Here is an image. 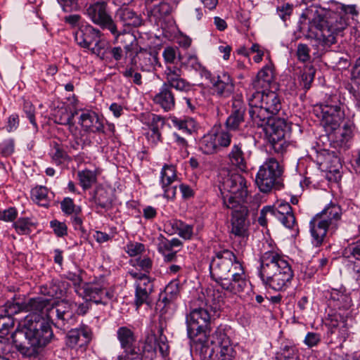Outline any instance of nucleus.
<instances>
[{
    "mask_svg": "<svg viewBox=\"0 0 360 360\" xmlns=\"http://www.w3.org/2000/svg\"><path fill=\"white\" fill-rule=\"evenodd\" d=\"M359 10L356 4H345L333 1L329 8L311 4L302 13L300 22L308 30H315V37L325 49L337 42L336 37L349 25V20H356Z\"/></svg>",
    "mask_w": 360,
    "mask_h": 360,
    "instance_id": "nucleus-1",
    "label": "nucleus"
},
{
    "mask_svg": "<svg viewBox=\"0 0 360 360\" xmlns=\"http://www.w3.org/2000/svg\"><path fill=\"white\" fill-rule=\"evenodd\" d=\"M51 300L37 297L25 302V311L30 312L26 316L23 326L12 334L11 338L15 349L23 356L36 357L39 349L48 344L53 336V331L48 319Z\"/></svg>",
    "mask_w": 360,
    "mask_h": 360,
    "instance_id": "nucleus-2",
    "label": "nucleus"
},
{
    "mask_svg": "<svg viewBox=\"0 0 360 360\" xmlns=\"http://www.w3.org/2000/svg\"><path fill=\"white\" fill-rule=\"evenodd\" d=\"M212 278L233 294L245 291L248 287L243 264L234 252L222 249L215 252L210 264Z\"/></svg>",
    "mask_w": 360,
    "mask_h": 360,
    "instance_id": "nucleus-3",
    "label": "nucleus"
},
{
    "mask_svg": "<svg viewBox=\"0 0 360 360\" xmlns=\"http://www.w3.org/2000/svg\"><path fill=\"white\" fill-rule=\"evenodd\" d=\"M259 276L266 288L283 292L292 285L294 271L286 256L275 250L262 253Z\"/></svg>",
    "mask_w": 360,
    "mask_h": 360,
    "instance_id": "nucleus-4",
    "label": "nucleus"
},
{
    "mask_svg": "<svg viewBox=\"0 0 360 360\" xmlns=\"http://www.w3.org/2000/svg\"><path fill=\"white\" fill-rule=\"evenodd\" d=\"M246 96L250 117L258 127L266 125L282 109L281 98L275 91L249 89Z\"/></svg>",
    "mask_w": 360,
    "mask_h": 360,
    "instance_id": "nucleus-5",
    "label": "nucleus"
},
{
    "mask_svg": "<svg viewBox=\"0 0 360 360\" xmlns=\"http://www.w3.org/2000/svg\"><path fill=\"white\" fill-rule=\"evenodd\" d=\"M315 111L328 132H333L338 129L345 118L344 103L341 101L340 94L330 95L316 107Z\"/></svg>",
    "mask_w": 360,
    "mask_h": 360,
    "instance_id": "nucleus-6",
    "label": "nucleus"
},
{
    "mask_svg": "<svg viewBox=\"0 0 360 360\" xmlns=\"http://www.w3.org/2000/svg\"><path fill=\"white\" fill-rule=\"evenodd\" d=\"M247 184L242 174L228 169L221 170L219 176V188L223 203L226 197H231L233 202L244 204L248 194Z\"/></svg>",
    "mask_w": 360,
    "mask_h": 360,
    "instance_id": "nucleus-7",
    "label": "nucleus"
},
{
    "mask_svg": "<svg viewBox=\"0 0 360 360\" xmlns=\"http://www.w3.org/2000/svg\"><path fill=\"white\" fill-rule=\"evenodd\" d=\"M210 320L211 315L207 309L200 307L192 309L186 317L188 338L203 346L210 333Z\"/></svg>",
    "mask_w": 360,
    "mask_h": 360,
    "instance_id": "nucleus-8",
    "label": "nucleus"
},
{
    "mask_svg": "<svg viewBox=\"0 0 360 360\" xmlns=\"http://www.w3.org/2000/svg\"><path fill=\"white\" fill-rule=\"evenodd\" d=\"M224 206L232 210L229 226L230 233L242 239H247L249 236V224L247 222L248 207L244 204L233 202L231 197L224 198Z\"/></svg>",
    "mask_w": 360,
    "mask_h": 360,
    "instance_id": "nucleus-9",
    "label": "nucleus"
},
{
    "mask_svg": "<svg viewBox=\"0 0 360 360\" xmlns=\"http://www.w3.org/2000/svg\"><path fill=\"white\" fill-rule=\"evenodd\" d=\"M232 134L225 129L213 127L199 142V148L205 154H214L228 148L231 143Z\"/></svg>",
    "mask_w": 360,
    "mask_h": 360,
    "instance_id": "nucleus-10",
    "label": "nucleus"
},
{
    "mask_svg": "<svg viewBox=\"0 0 360 360\" xmlns=\"http://www.w3.org/2000/svg\"><path fill=\"white\" fill-rule=\"evenodd\" d=\"M281 174L282 169L278 162L271 158L260 166L255 182L262 192L268 193L278 182Z\"/></svg>",
    "mask_w": 360,
    "mask_h": 360,
    "instance_id": "nucleus-11",
    "label": "nucleus"
},
{
    "mask_svg": "<svg viewBox=\"0 0 360 360\" xmlns=\"http://www.w3.org/2000/svg\"><path fill=\"white\" fill-rule=\"evenodd\" d=\"M264 127L265 136L275 153L283 154L290 143L286 139V124L284 120H271Z\"/></svg>",
    "mask_w": 360,
    "mask_h": 360,
    "instance_id": "nucleus-12",
    "label": "nucleus"
},
{
    "mask_svg": "<svg viewBox=\"0 0 360 360\" xmlns=\"http://www.w3.org/2000/svg\"><path fill=\"white\" fill-rule=\"evenodd\" d=\"M129 273L136 279L134 304L138 309L143 304L150 303V295L153 291V282L145 274L133 271Z\"/></svg>",
    "mask_w": 360,
    "mask_h": 360,
    "instance_id": "nucleus-13",
    "label": "nucleus"
},
{
    "mask_svg": "<svg viewBox=\"0 0 360 360\" xmlns=\"http://www.w3.org/2000/svg\"><path fill=\"white\" fill-rule=\"evenodd\" d=\"M77 307L76 303L62 300L55 304L51 303L48 313V319L55 322L58 328H62L69 323L74 318V311Z\"/></svg>",
    "mask_w": 360,
    "mask_h": 360,
    "instance_id": "nucleus-14",
    "label": "nucleus"
},
{
    "mask_svg": "<svg viewBox=\"0 0 360 360\" xmlns=\"http://www.w3.org/2000/svg\"><path fill=\"white\" fill-rule=\"evenodd\" d=\"M86 14L102 29L108 30L115 22L107 11V3L103 1L91 4L86 8Z\"/></svg>",
    "mask_w": 360,
    "mask_h": 360,
    "instance_id": "nucleus-15",
    "label": "nucleus"
},
{
    "mask_svg": "<svg viewBox=\"0 0 360 360\" xmlns=\"http://www.w3.org/2000/svg\"><path fill=\"white\" fill-rule=\"evenodd\" d=\"M205 79L211 83L213 94L219 98H227L234 91L233 79L226 72H219L217 75H212L210 72V77Z\"/></svg>",
    "mask_w": 360,
    "mask_h": 360,
    "instance_id": "nucleus-16",
    "label": "nucleus"
},
{
    "mask_svg": "<svg viewBox=\"0 0 360 360\" xmlns=\"http://www.w3.org/2000/svg\"><path fill=\"white\" fill-rule=\"evenodd\" d=\"M130 60L132 65H136V68L143 72H153L156 70L157 68L161 67L157 53L141 48L139 51H136L135 55L130 58Z\"/></svg>",
    "mask_w": 360,
    "mask_h": 360,
    "instance_id": "nucleus-17",
    "label": "nucleus"
},
{
    "mask_svg": "<svg viewBox=\"0 0 360 360\" xmlns=\"http://www.w3.org/2000/svg\"><path fill=\"white\" fill-rule=\"evenodd\" d=\"M269 212L288 229H293L296 225L292 209L288 202H278L276 207L265 206L262 208V212Z\"/></svg>",
    "mask_w": 360,
    "mask_h": 360,
    "instance_id": "nucleus-18",
    "label": "nucleus"
},
{
    "mask_svg": "<svg viewBox=\"0 0 360 360\" xmlns=\"http://www.w3.org/2000/svg\"><path fill=\"white\" fill-rule=\"evenodd\" d=\"M114 297L113 292L99 283L87 284L84 288V297L96 304L106 305Z\"/></svg>",
    "mask_w": 360,
    "mask_h": 360,
    "instance_id": "nucleus-19",
    "label": "nucleus"
},
{
    "mask_svg": "<svg viewBox=\"0 0 360 360\" xmlns=\"http://www.w3.org/2000/svg\"><path fill=\"white\" fill-rule=\"evenodd\" d=\"M79 124L82 129L90 133H104L103 119L91 110H81Z\"/></svg>",
    "mask_w": 360,
    "mask_h": 360,
    "instance_id": "nucleus-20",
    "label": "nucleus"
},
{
    "mask_svg": "<svg viewBox=\"0 0 360 360\" xmlns=\"http://www.w3.org/2000/svg\"><path fill=\"white\" fill-rule=\"evenodd\" d=\"M160 178L164 197L167 199L174 198L176 193V186L172 184L177 179L175 167L172 165H165L161 169Z\"/></svg>",
    "mask_w": 360,
    "mask_h": 360,
    "instance_id": "nucleus-21",
    "label": "nucleus"
},
{
    "mask_svg": "<svg viewBox=\"0 0 360 360\" xmlns=\"http://www.w3.org/2000/svg\"><path fill=\"white\" fill-rule=\"evenodd\" d=\"M108 30L113 36L112 43L114 44H122L127 53L137 50L138 41L136 36L132 32L127 31L125 29L118 30L115 22Z\"/></svg>",
    "mask_w": 360,
    "mask_h": 360,
    "instance_id": "nucleus-22",
    "label": "nucleus"
},
{
    "mask_svg": "<svg viewBox=\"0 0 360 360\" xmlns=\"http://www.w3.org/2000/svg\"><path fill=\"white\" fill-rule=\"evenodd\" d=\"M309 229L312 237V243L319 247L321 245L331 226L322 217L316 214L309 221Z\"/></svg>",
    "mask_w": 360,
    "mask_h": 360,
    "instance_id": "nucleus-23",
    "label": "nucleus"
},
{
    "mask_svg": "<svg viewBox=\"0 0 360 360\" xmlns=\"http://www.w3.org/2000/svg\"><path fill=\"white\" fill-rule=\"evenodd\" d=\"M326 297L329 304L336 309H348L352 305L350 294L343 286L327 290Z\"/></svg>",
    "mask_w": 360,
    "mask_h": 360,
    "instance_id": "nucleus-24",
    "label": "nucleus"
},
{
    "mask_svg": "<svg viewBox=\"0 0 360 360\" xmlns=\"http://www.w3.org/2000/svg\"><path fill=\"white\" fill-rule=\"evenodd\" d=\"M101 37V31L90 25L82 26L75 34L77 44L84 49H90L91 45Z\"/></svg>",
    "mask_w": 360,
    "mask_h": 360,
    "instance_id": "nucleus-25",
    "label": "nucleus"
},
{
    "mask_svg": "<svg viewBox=\"0 0 360 360\" xmlns=\"http://www.w3.org/2000/svg\"><path fill=\"white\" fill-rule=\"evenodd\" d=\"M91 338V332L88 326L70 330L66 336V344L70 347H80L87 344Z\"/></svg>",
    "mask_w": 360,
    "mask_h": 360,
    "instance_id": "nucleus-26",
    "label": "nucleus"
},
{
    "mask_svg": "<svg viewBox=\"0 0 360 360\" xmlns=\"http://www.w3.org/2000/svg\"><path fill=\"white\" fill-rule=\"evenodd\" d=\"M115 18L124 27H137L142 24L141 17L127 6H121L115 12Z\"/></svg>",
    "mask_w": 360,
    "mask_h": 360,
    "instance_id": "nucleus-27",
    "label": "nucleus"
},
{
    "mask_svg": "<svg viewBox=\"0 0 360 360\" xmlns=\"http://www.w3.org/2000/svg\"><path fill=\"white\" fill-rule=\"evenodd\" d=\"M318 214L331 226V231H335L341 219L342 212L338 203L330 202Z\"/></svg>",
    "mask_w": 360,
    "mask_h": 360,
    "instance_id": "nucleus-28",
    "label": "nucleus"
},
{
    "mask_svg": "<svg viewBox=\"0 0 360 360\" xmlns=\"http://www.w3.org/2000/svg\"><path fill=\"white\" fill-rule=\"evenodd\" d=\"M153 101L166 112L173 110L175 106L174 95L167 84H162L154 96Z\"/></svg>",
    "mask_w": 360,
    "mask_h": 360,
    "instance_id": "nucleus-29",
    "label": "nucleus"
},
{
    "mask_svg": "<svg viewBox=\"0 0 360 360\" xmlns=\"http://www.w3.org/2000/svg\"><path fill=\"white\" fill-rule=\"evenodd\" d=\"M245 107L240 99H234L232 102V110L226 121V128L229 130H236L243 122Z\"/></svg>",
    "mask_w": 360,
    "mask_h": 360,
    "instance_id": "nucleus-30",
    "label": "nucleus"
},
{
    "mask_svg": "<svg viewBox=\"0 0 360 360\" xmlns=\"http://www.w3.org/2000/svg\"><path fill=\"white\" fill-rule=\"evenodd\" d=\"M227 158L231 166L240 171H245L247 169L248 157L243 150V144L241 143H235L232 146Z\"/></svg>",
    "mask_w": 360,
    "mask_h": 360,
    "instance_id": "nucleus-31",
    "label": "nucleus"
},
{
    "mask_svg": "<svg viewBox=\"0 0 360 360\" xmlns=\"http://www.w3.org/2000/svg\"><path fill=\"white\" fill-rule=\"evenodd\" d=\"M170 234L177 233L184 240H189L193 234V226L186 224L181 220L172 219L165 225Z\"/></svg>",
    "mask_w": 360,
    "mask_h": 360,
    "instance_id": "nucleus-32",
    "label": "nucleus"
},
{
    "mask_svg": "<svg viewBox=\"0 0 360 360\" xmlns=\"http://www.w3.org/2000/svg\"><path fill=\"white\" fill-rule=\"evenodd\" d=\"M274 70L271 65H266L257 73V78L252 83V89H267L274 81Z\"/></svg>",
    "mask_w": 360,
    "mask_h": 360,
    "instance_id": "nucleus-33",
    "label": "nucleus"
},
{
    "mask_svg": "<svg viewBox=\"0 0 360 360\" xmlns=\"http://www.w3.org/2000/svg\"><path fill=\"white\" fill-rule=\"evenodd\" d=\"M117 339L120 342L121 347L124 352L132 350L133 349H140L134 345L136 337L134 332L126 326H122L117 330Z\"/></svg>",
    "mask_w": 360,
    "mask_h": 360,
    "instance_id": "nucleus-34",
    "label": "nucleus"
},
{
    "mask_svg": "<svg viewBox=\"0 0 360 360\" xmlns=\"http://www.w3.org/2000/svg\"><path fill=\"white\" fill-rule=\"evenodd\" d=\"M181 65L188 70H193L205 78L210 77V72L207 70L199 61L194 54H188L181 60Z\"/></svg>",
    "mask_w": 360,
    "mask_h": 360,
    "instance_id": "nucleus-35",
    "label": "nucleus"
},
{
    "mask_svg": "<svg viewBox=\"0 0 360 360\" xmlns=\"http://www.w3.org/2000/svg\"><path fill=\"white\" fill-rule=\"evenodd\" d=\"M171 122L173 126L184 133L191 134L197 129V122L192 117H172Z\"/></svg>",
    "mask_w": 360,
    "mask_h": 360,
    "instance_id": "nucleus-36",
    "label": "nucleus"
},
{
    "mask_svg": "<svg viewBox=\"0 0 360 360\" xmlns=\"http://www.w3.org/2000/svg\"><path fill=\"white\" fill-rule=\"evenodd\" d=\"M14 326V320L11 317L0 315V350L5 349V343L9 341L10 330Z\"/></svg>",
    "mask_w": 360,
    "mask_h": 360,
    "instance_id": "nucleus-37",
    "label": "nucleus"
},
{
    "mask_svg": "<svg viewBox=\"0 0 360 360\" xmlns=\"http://www.w3.org/2000/svg\"><path fill=\"white\" fill-rule=\"evenodd\" d=\"M179 281L174 279L170 281L165 287L164 292L162 294V302L165 305L176 300L179 295Z\"/></svg>",
    "mask_w": 360,
    "mask_h": 360,
    "instance_id": "nucleus-38",
    "label": "nucleus"
},
{
    "mask_svg": "<svg viewBox=\"0 0 360 360\" xmlns=\"http://www.w3.org/2000/svg\"><path fill=\"white\" fill-rule=\"evenodd\" d=\"M48 189L45 186H39L31 190L32 200L40 206L46 207L49 205Z\"/></svg>",
    "mask_w": 360,
    "mask_h": 360,
    "instance_id": "nucleus-39",
    "label": "nucleus"
},
{
    "mask_svg": "<svg viewBox=\"0 0 360 360\" xmlns=\"http://www.w3.org/2000/svg\"><path fill=\"white\" fill-rule=\"evenodd\" d=\"M77 176L79 184L84 190L90 188L96 181V172L89 169L79 171Z\"/></svg>",
    "mask_w": 360,
    "mask_h": 360,
    "instance_id": "nucleus-40",
    "label": "nucleus"
},
{
    "mask_svg": "<svg viewBox=\"0 0 360 360\" xmlns=\"http://www.w3.org/2000/svg\"><path fill=\"white\" fill-rule=\"evenodd\" d=\"M136 65H132L130 60L125 70L122 72V74L129 81L140 86L142 84V76L139 72H136Z\"/></svg>",
    "mask_w": 360,
    "mask_h": 360,
    "instance_id": "nucleus-41",
    "label": "nucleus"
},
{
    "mask_svg": "<svg viewBox=\"0 0 360 360\" xmlns=\"http://www.w3.org/2000/svg\"><path fill=\"white\" fill-rule=\"evenodd\" d=\"M226 327L220 325L211 336V343L217 347L228 344L230 339L226 333Z\"/></svg>",
    "mask_w": 360,
    "mask_h": 360,
    "instance_id": "nucleus-42",
    "label": "nucleus"
},
{
    "mask_svg": "<svg viewBox=\"0 0 360 360\" xmlns=\"http://www.w3.org/2000/svg\"><path fill=\"white\" fill-rule=\"evenodd\" d=\"M25 302L20 303L14 301H8L4 306L5 313L4 316L12 318L13 315L20 311H25Z\"/></svg>",
    "mask_w": 360,
    "mask_h": 360,
    "instance_id": "nucleus-43",
    "label": "nucleus"
},
{
    "mask_svg": "<svg viewBox=\"0 0 360 360\" xmlns=\"http://www.w3.org/2000/svg\"><path fill=\"white\" fill-rule=\"evenodd\" d=\"M157 347H154L153 346L150 345V350L148 349V352L150 353V357L153 358L157 349L163 357H167L169 353V347L167 342L166 341V338L160 337L157 342Z\"/></svg>",
    "mask_w": 360,
    "mask_h": 360,
    "instance_id": "nucleus-44",
    "label": "nucleus"
},
{
    "mask_svg": "<svg viewBox=\"0 0 360 360\" xmlns=\"http://www.w3.org/2000/svg\"><path fill=\"white\" fill-rule=\"evenodd\" d=\"M60 209L67 215L80 214L82 209L79 206L75 205L73 200L70 198H65L60 202Z\"/></svg>",
    "mask_w": 360,
    "mask_h": 360,
    "instance_id": "nucleus-45",
    "label": "nucleus"
},
{
    "mask_svg": "<svg viewBox=\"0 0 360 360\" xmlns=\"http://www.w3.org/2000/svg\"><path fill=\"white\" fill-rule=\"evenodd\" d=\"M162 57L167 64H174L177 59L181 60L179 50L177 48L167 46L162 52Z\"/></svg>",
    "mask_w": 360,
    "mask_h": 360,
    "instance_id": "nucleus-46",
    "label": "nucleus"
},
{
    "mask_svg": "<svg viewBox=\"0 0 360 360\" xmlns=\"http://www.w3.org/2000/svg\"><path fill=\"white\" fill-rule=\"evenodd\" d=\"M95 200L96 205L102 209H109L112 205V199L104 190L98 192Z\"/></svg>",
    "mask_w": 360,
    "mask_h": 360,
    "instance_id": "nucleus-47",
    "label": "nucleus"
},
{
    "mask_svg": "<svg viewBox=\"0 0 360 360\" xmlns=\"http://www.w3.org/2000/svg\"><path fill=\"white\" fill-rule=\"evenodd\" d=\"M165 75L166 82L164 84H171L173 82H175L177 79L182 78L181 69L176 66L167 67L165 70Z\"/></svg>",
    "mask_w": 360,
    "mask_h": 360,
    "instance_id": "nucleus-48",
    "label": "nucleus"
},
{
    "mask_svg": "<svg viewBox=\"0 0 360 360\" xmlns=\"http://www.w3.org/2000/svg\"><path fill=\"white\" fill-rule=\"evenodd\" d=\"M218 347L219 349V354L221 360H233L236 352L231 344V341L229 342L228 344H224Z\"/></svg>",
    "mask_w": 360,
    "mask_h": 360,
    "instance_id": "nucleus-49",
    "label": "nucleus"
},
{
    "mask_svg": "<svg viewBox=\"0 0 360 360\" xmlns=\"http://www.w3.org/2000/svg\"><path fill=\"white\" fill-rule=\"evenodd\" d=\"M315 70L310 67L304 70L301 75V82L303 87L308 90L311 87V84L314 81Z\"/></svg>",
    "mask_w": 360,
    "mask_h": 360,
    "instance_id": "nucleus-50",
    "label": "nucleus"
},
{
    "mask_svg": "<svg viewBox=\"0 0 360 360\" xmlns=\"http://www.w3.org/2000/svg\"><path fill=\"white\" fill-rule=\"evenodd\" d=\"M12 226L20 235H26L30 231L29 219L27 218H20L13 222Z\"/></svg>",
    "mask_w": 360,
    "mask_h": 360,
    "instance_id": "nucleus-51",
    "label": "nucleus"
},
{
    "mask_svg": "<svg viewBox=\"0 0 360 360\" xmlns=\"http://www.w3.org/2000/svg\"><path fill=\"white\" fill-rule=\"evenodd\" d=\"M293 11V5L284 3L277 6L276 13L283 21H286L290 18Z\"/></svg>",
    "mask_w": 360,
    "mask_h": 360,
    "instance_id": "nucleus-52",
    "label": "nucleus"
},
{
    "mask_svg": "<svg viewBox=\"0 0 360 360\" xmlns=\"http://www.w3.org/2000/svg\"><path fill=\"white\" fill-rule=\"evenodd\" d=\"M126 252L130 257H135L145 250V245L138 242H130L124 248Z\"/></svg>",
    "mask_w": 360,
    "mask_h": 360,
    "instance_id": "nucleus-53",
    "label": "nucleus"
},
{
    "mask_svg": "<svg viewBox=\"0 0 360 360\" xmlns=\"http://www.w3.org/2000/svg\"><path fill=\"white\" fill-rule=\"evenodd\" d=\"M23 112L25 113L26 117L29 119L30 122L32 126L37 129L38 126L35 119V109L32 103L28 101H25L23 103Z\"/></svg>",
    "mask_w": 360,
    "mask_h": 360,
    "instance_id": "nucleus-54",
    "label": "nucleus"
},
{
    "mask_svg": "<svg viewBox=\"0 0 360 360\" xmlns=\"http://www.w3.org/2000/svg\"><path fill=\"white\" fill-rule=\"evenodd\" d=\"M143 352L141 349H133L127 352H123V354L119 356L117 360H143Z\"/></svg>",
    "mask_w": 360,
    "mask_h": 360,
    "instance_id": "nucleus-55",
    "label": "nucleus"
},
{
    "mask_svg": "<svg viewBox=\"0 0 360 360\" xmlns=\"http://www.w3.org/2000/svg\"><path fill=\"white\" fill-rule=\"evenodd\" d=\"M354 124L350 122H347L343 125L340 132V138L339 141L342 144L347 143L352 137Z\"/></svg>",
    "mask_w": 360,
    "mask_h": 360,
    "instance_id": "nucleus-56",
    "label": "nucleus"
},
{
    "mask_svg": "<svg viewBox=\"0 0 360 360\" xmlns=\"http://www.w3.org/2000/svg\"><path fill=\"white\" fill-rule=\"evenodd\" d=\"M309 53L310 49L307 44H298L296 55L300 62L305 63L309 61L311 58Z\"/></svg>",
    "mask_w": 360,
    "mask_h": 360,
    "instance_id": "nucleus-57",
    "label": "nucleus"
},
{
    "mask_svg": "<svg viewBox=\"0 0 360 360\" xmlns=\"http://www.w3.org/2000/svg\"><path fill=\"white\" fill-rule=\"evenodd\" d=\"M50 226L54 233L58 237H64L65 236H67L68 226L64 222H60L58 220H53L50 222Z\"/></svg>",
    "mask_w": 360,
    "mask_h": 360,
    "instance_id": "nucleus-58",
    "label": "nucleus"
},
{
    "mask_svg": "<svg viewBox=\"0 0 360 360\" xmlns=\"http://www.w3.org/2000/svg\"><path fill=\"white\" fill-rule=\"evenodd\" d=\"M124 53L123 49L120 46H109L106 49V56L117 62L121 60L124 56Z\"/></svg>",
    "mask_w": 360,
    "mask_h": 360,
    "instance_id": "nucleus-59",
    "label": "nucleus"
},
{
    "mask_svg": "<svg viewBox=\"0 0 360 360\" xmlns=\"http://www.w3.org/2000/svg\"><path fill=\"white\" fill-rule=\"evenodd\" d=\"M167 84L169 86V88H170L171 89H172V88H174V89H176L177 91H182V92L188 91L191 89V84L183 78L177 79L175 82H173L169 84Z\"/></svg>",
    "mask_w": 360,
    "mask_h": 360,
    "instance_id": "nucleus-60",
    "label": "nucleus"
},
{
    "mask_svg": "<svg viewBox=\"0 0 360 360\" xmlns=\"http://www.w3.org/2000/svg\"><path fill=\"white\" fill-rule=\"evenodd\" d=\"M64 12H72L79 9L78 0H57Z\"/></svg>",
    "mask_w": 360,
    "mask_h": 360,
    "instance_id": "nucleus-61",
    "label": "nucleus"
},
{
    "mask_svg": "<svg viewBox=\"0 0 360 360\" xmlns=\"http://www.w3.org/2000/svg\"><path fill=\"white\" fill-rule=\"evenodd\" d=\"M94 43V46L89 49L91 50V52L93 54H96L101 59L108 58V56H106V50L103 51V43L101 42V38L95 41Z\"/></svg>",
    "mask_w": 360,
    "mask_h": 360,
    "instance_id": "nucleus-62",
    "label": "nucleus"
},
{
    "mask_svg": "<svg viewBox=\"0 0 360 360\" xmlns=\"http://www.w3.org/2000/svg\"><path fill=\"white\" fill-rule=\"evenodd\" d=\"M18 217V211L11 207L0 213V219L4 221H13Z\"/></svg>",
    "mask_w": 360,
    "mask_h": 360,
    "instance_id": "nucleus-63",
    "label": "nucleus"
},
{
    "mask_svg": "<svg viewBox=\"0 0 360 360\" xmlns=\"http://www.w3.org/2000/svg\"><path fill=\"white\" fill-rule=\"evenodd\" d=\"M345 254H349L356 259L360 261V240L351 243L345 250Z\"/></svg>",
    "mask_w": 360,
    "mask_h": 360,
    "instance_id": "nucleus-64",
    "label": "nucleus"
}]
</instances>
